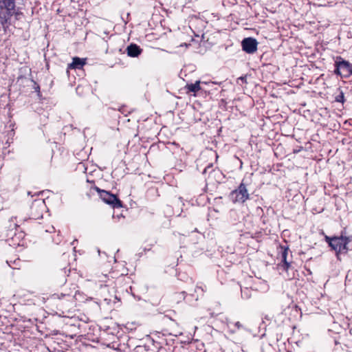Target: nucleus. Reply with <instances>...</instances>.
I'll return each instance as SVG.
<instances>
[{
  "label": "nucleus",
  "instance_id": "nucleus-31",
  "mask_svg": "<svg viewBox=\"0 0 352 352\" xmlns=\"http://www.w3.org/2000/svg\"><path fill=\"white\" fill-rule=\"evenodd\" d=\"M179 276H185V274H179Z\"/></svg>",
  "mask_w": 352,
  "mask_h": 352
},
{
  "label": "nucleus",
  "instance_id": "nucleus-13",
  "mask_svg": "<svg viewBox=\"0 0 352 352\" xmlns=\"http://www.w3.org/2000/svg\"><path fill=\"white\" fill-rule=\"evenodd\" d=\"M87 63L86 58H81L75 56L72 58V62L67 65V69H80Z\"/></svg>",
  "mask_w": 352,
  "mask_h": 352
},
{
  "label": "nucleus",
  "instance_id": "nucleus-17",
  "mask_svg": "<svg viewBox=\"0 0 352 352\" xmlns=\"http://www.w3.org/2000/svg\"><path fill=\"white\" fill-rule=\"evenodd\" d=\"M241 296L244 299H248L252 296V287H241Z\"/></svg>",
  "mask_w": 352,
  "mask_h": 352
},
{
  "label": "nucleus",
  "instance_id": "nucleus-12",
  "mask_svg": "<svg viewBox=\"0 0 352 352\" xmlns=\"http://www.w3.org/2000/svg\"><path fill=\"white\" fill-rule=\"evenodd\" d=\"M280 254H281V267L284 270L287 271L291 267L292 263L287 261V256L288 254L289 248L288 246L280 245Z\"/></svg>",
  "mask_w": 352,
  "mask_h": 352
},
{
  "label": "nucleus",
  "instance_id": "nucleus-5",
  "mask_svg": "<svg viewBox=\"0 0 352 352\" xmlns=\"http://www.w3.org/2000/svg\"><path fill=\"white\" fill-rule=\"evenodd\" d=\"M98 193L100 198L107 204L111 206L113 208H120L123 207L122 201L118 197L117 195L111 193L109 191L102 190L98 186L94 188Z\"/></svg>",
  "mask_w": 352,
  "mask_h": 352
},
{
  "label": "nucleus",
  "instance_id": "nucleus-18",
  "mask_svg": "<svg viewBox=\"0 0 352 352\" xmlns=\"http://www.w3.org/2000/svg\"><path fill=\"white\" fill-rule=\"evenodd\" d=\"M63 236L60 234V230H58V233L56 234V236H54L52 237V241L54 243L56 244H60L61 243V241H63Z\"/></svg>",
  "mask_w": 352,
  "mask_h": 352
},
{
  "label": "nucleus",
  "instance_id": "nucleus-34",
  "mask_svg": "<svg viewBox=\"0 0 352 352\" xmlns=\"http://www.w3.org/2000/svg\"><path fill=\"white\" fill-rule=\"evenodd\" d=\"M137 299H138V300H140V299H141V298H140V296H138V297H137Z\"/></svg>",
  "mask_w": 352,
  "mask_h": 352
},
{
  "label": "nucleus",
  "instance_id": "nucleus-32",
  "mask_svg": "<svg viewBox=\"0 0 352 352\" xmlns=\"http://www.w3.org/2000/svg\"><path fill=\"white\" fill-rule=\"evenodd\" d=\"M298 152H299V151L294 150V153H298Z\"/></svg>",
  "mask_w": 352,
  "mask_h": 352
},
{
  "label": "nucleus",
  "instance_id": "nucleus-23",
  "mask_svg": "<svg viewBox=\"0 0 352 352\" xmlns=\"http://www.w3.org/2000/svg\"><path fill=\"white\" fill-rule=\"evenodd\" d=\"M108 277L105 274H102L101 276V279L100 280V282L106 283L107 281Z\"/></svg>",
  "mask_w": 352,
  "mask_h": 352
},
{
  "label": "nucleus",
  "instance_id": "nucleus-15",
  "mask_svg": "<svg viewBox=\"0 0 352 352\" xmlns=\"http://www.w3.org/2000/svg\"><path fill=\"white\" fill-rule=\"evenodd\" d=\"M337 91L338 94L335 96L334 101L336 102H340L342 104H344L346 100L343 91L341 89L340 87L338 88Z\"/></svg>",
  "mask_w": 352,
  "mask_h": 352
},
{
  "label": "nucleus",
  "instance_id": "nucleus-6",
  "mask_svg": "<svg viewBox=\"0 0 352 352\" xmlns=\"http://www.w3.org/2000/svg\"><path fill=\"white\" fill-rule=\"evenodd\" d=\"M324 241L328 244V246L330 248L331 250L334 251L336 253V258L339 261H341L340 258V247L342 243V240H341L337 236H327L324 235Z\"/></svg>",
  "mask_w": 352,
  "mask_h": 352
},
{
  "label": "nucleus",
  "instance_id": "nucleus-7",
  "mask_svg": "<svg viewBox=\"0 0 352 352\" xmlns=\"http://www.w3.org/2000/svg\"><path fill=\"white\" fill-rule=\"evenodd\" d=\"M258 43L253 37L244 38L241 41L243 51L249 54H252L257 51Z\"/></svg>",
  "mask_w": 352,
  "mask_h": 352
},
{
  "label": "nucleus",
  "instance_id": "nucleus-14",
  "mask_svg": "<svg viewBox=\"0 0 352 352\" xmlns=\"http://www.w3.org/2000/svg\"><path fill=\"white\" fill-rule=\"evenodd\" d=\"M134 283L132 278L129 276H123L116 280V284L119 285H126L131 286Z\"/></svg>",
  "mask_w": 352,
  "mask_h": 352
},
{
  "label": "nucleus",
  "instance_id": "nucleus-10",
  "mask_svg": "<svg viewBox=\"0 0 352 352\" xmlns=\"http://www.w3.org/2000/svg\"><path fill=\"white\" fill-rule=\"evenodd\" d=\"M212 164L208 165L204 170L203 174H206L210 168L211 171L209 172V177H214L217 183H221L225 178V175L219 169H213Z\"/></svg>",
  "mask_w": 352,
  "mask_h": 352
},
{
  "label": "nucleus",
  "instance_id": "nucleus-1",
  "mask_svg": "<svg viewBox=\"0 0 352 352\" xmlns=\"http://www.w3.org/2000/svg\"><path fill=\"white\" fill-rule=\"evenodd\" d=\"M18 0H0V24L6 32L12 25V19L14 16L16 20L20 19L23 12L16 7Z\"/></svg>",
  "mask_w": 352,
  "mask_h": 352
},
{
  "label": "nucleus",
  "instance_id": "nucleus-16",
  "mask_svg": "<svg viewBox=\"0 0 352 352\" xmlns=\"http://www.w3.org/2000/svg\"><path fill=\"white\" fill-rule=\"evenodd\" d=\"M31 82H33L32 88L34 89V91L36 93L37 97L40 100H42L43 96L41 92V87L40 85L32 78H31Z\"/></svg>",
  "mask_w": 352,
  "mask_h": 352
},
{
  "label": "nucleus",
  "instance_id": "nucleus-25",
  "mask_svg": "<svg viewBox=\"0 0 352 352\" xmlns=\"http://www.w3.org/2000/svg\"><path fill=\"white\" fill-rule=\"evenodd\" d=\"M234 326L239 329L242 328V324L239 322H235Z\"/></svg>",
  "mask_w": 352,
  "mask_h": 352
},
{
  "label": "nucleus",
  "instance_id": "nucleus-9",
  "mask_svg": "<svg viewBox=\"0 0 352 352\" xmlns=\"http://www.w3.org/2000/svg\"><path fill=\"white\" fill-rule=\"evenodd\" d=\"M45 201L44 199H35L32 204L31 210H32V217L30 219H33L34 220L38 219L43 217V210L45 208Z\"/></svg>",
  "mask_w": 352,
  "mask_h": 352
},
{
  "label": "nucleus",
  "instance_id": "nucleus-30",
  "mask_svg": "<svg viewBox=\"0 0 352 352\" xmlns=\"http://www.w3.org/2000/svg\"><path fill=\"white\" fill-rule=\"evenodd\" d=\"M100 286H104V287H107V286H108V285H107V284H104V285H103V284H100Z\"/></svg>",
  "mask_w": 352,
  "mask_h": 352
},
{
  "label": "nucleus",
  "instance_id": "nucleus-3",
  "mask_svg": "<svg viewBox=\"0 0 352 352\" xmlns=\"http://www.w3.org/2000/svg\"><path fill=\"white\" fill-rule=\"evenodd\" d=\"M334 63L333 74L341 78H349L352 76V63L341 56L333 58Z\"/></svg>",
  "mask_w": 352,
  "mask_h": 352
},
{
  "label": "nucleus",
  "instance_id": "nucleus-8",
  "mask_svg": "<svg viewBox=\"0 0 352 352\" xmlns=\"http://www.w3.org/2000/svg\"><path fill=\"white\" fill-rule=\"evenodd\" d=\"M220 85L221 82L217 83L214 81H200L197 80L195 83H190V84H186V85L184 87V89L186 90V94H190L193 93V96H195V94L198 92L199 90L203 89V87L201 86V85Z\"/></svg>",
  "mask_w": 352,
  "mask_h": 352
},
{
  "label": "nucleus",
  "instance_id": "nucleus-20",
  "mask_svg": "<svg viewBox=\"0 0 352 352\" xmlns=\"http://www.w3.org/2000/svg\"><path fill=\"white\" fill-rule=\"evenodd\" d=\"M119 111L121 112V113L124 114L125 116H126L128 114L131 113V110L129 109V107L126 105H122L119 109Z\"/></svg>",
  "mask_w": 352,
  "mask_h": 352
},
{
  "label": "nucleus",
  "instance_id": "nucleus-2",
  "mask_svg": "<svg viewBox=\"0 0 352 352\" xmlns=\"http://www.w3.org/2000/svg\"><path fill=\"white\" fill-rule=\"evenodd\" d=\"M70 256V253L64 252L60 257L57 265L60 270V274L65 278L64 284L68 283L72 285L74 283L72 280L79 278V275L76 269L72 268L71 263L69 261Z\"/></svg>",
  "mask_w": 352,
  "mask_h": 352
},
{
  "label": "nucleus",
  "instance_id": "nucleus-4",
  "mask_svg": "<svg viewBox=\"0 0 352 352\" xmlns=\"http://www.w3.org/2000/svg\"><path fill=\"white\" fill-rule=\"evenodd\" d=\"M248 185L245 179H243L239 186L230 192L229 197L234 204H244L250 199V195L247 188Z\"/></svg>",
  "mask_w": 352,
  "mask_h": 352
},
{
  "label": "nucleus",
  "instance_id": "nucleus-22",
  "mask_svg": "<svg viewBox=\"0 0 352 352\" xmlns=\"http://www.w3.org/2000/svg\"><path fill=\"white\" fill-rule=\"evenodd\" d=\"M342 241L349 245V243L352 242V235H346L344 237Z\"/></svg>",
  "mask_w": 352,
  "mask_h": 352
},
{
  "label": "nucleus",
  "instance_id": "nucleus-33",
  "mask_svg": "<svg viewBox=\"0 0 352 352\" xmlns=\"http://www.w3.org/2000/svg\"><path fill=\"white\" fill-rule=\"evenodd\" d=\"M240 162H241V166H240V168H241V167H242L243 162H242L241 161H240Z\"/></svg>",
  "mask_w": 352,
  "mask_h": 352
},
{
  "label": "nucleus",
  "instance_id": "nucleus-21",
  "mask_svg": "<svg viewBox=\"0 0 352 352\" xmlns=\"http://www.w3.org/2000/svg\"><path fill=\"white\" fill-rule=\"evenodd\" d=\"M346 235H348L346 232V228H344L340 232V235L337 236V237H339L341 240H342L344 236H346Z\"/></svg>",
  "mask_w": 352,
  "mask_h": 352
},
{
  "label": "nucleus",
  "instance_id": "nucleus-24",
  "mask_svg": "<svg viewBox=\"0 0 352 352\" xmlns=\"http://www.w3.org/2000/svg\"><path fill=\"white\" fill-rule=\"evenodd\" d=\"M256 211L258 214H263V210L261 207H257Z\"/></svg>",
  "mask_w": 352,
  "mask_h": 352
},
{
  "label": "nucleus",
  "instance_id": "nucleus-11",
  "mask_svg": "<svg viewBox=\"0 0 352 352\" xmlns=\"http://www.w3.org/2000/svg\"><path fill=\"white\" fill-rule=\"evenodd\" d=\"M126 52L128 56L136 58L142 53L143 50L138 45L131 43L126 47Z\"/></svg>",
  "mask_w": 352,
  "mask_h": 352
},
{
  "label": "nucleus",
  "instance_id": "nucleus-28",
  "mask_svg": "<svg viewBox=\"0 0 352 352\" xmlns=\"http://www.w3.org/2000/svg\"><path fill=\"white\" fill-rule=\"evenodd\" d=\"M320 234L321 235L324 236V235H326V234H325V233H324V230H322L320 231Z\"/></svg>",
  "mask_w": 352,
  "mask_h": 352
},
{
  "label": "nucleus",
  "instance_id": "nucleus-27",
  "mask_svg": "<svg viewBox=\"0 0 352 352\" xmlns=\"http://www.w3.org/2000/svg\"><path fill=\"white\" fill-rule=\"evenodd\" d=\"M132 287H130L129 289V291L131 293V294L135 298V294H134V292L133 291L132 289Z\"/></svg>",
  "mask_w": 352,
  "mask_h": 352
},
{
  "label": "nucleus",
  "instance_id": "nucleus-29",
  "mask_svg": "<svg viewBox=\"0 0 352 352\" xmlns=\"http://www.w3.org/2000/svg\"><path fill=\"white\" fill-rule=\"evenodd\" d=\"M25 78V77H24L23 76H19L18 77V80H19V79H21V78Z\"/></svg>",
  "mask_w": 352,
  "mask_h": 352
},
{
  "label": "nucleus",
  "instance_id": "nucleus-19",
  "mask_svg": "<svg viewBox=\"0 0 352 352\" xmlns=\"http://www.w3.org/2000/svg\"><path fill=\"white\" fill-rule=\"evenodd\" d=\"M340 256L342 254H347L349 251L350 250L349 248V245L346 244V243L343 242L341 244V247H340Z\"/></svg>",
  "mask_w": 352,
  "mask_h": 352
},
{
  "label": "nucleus",
  "instance_id": "nucleus-26",
  "mask_svg": "<svg viewBox=\"0 0 352 352\" xmlns=\"http://www.w3.org/2000/svg\"><path fill=\"white\" fill-rule=\"evenodd\" d=\"M238 80H241L242 82H246V76H241L238 78Z\"/></svg>",
  "mask_w": 352,
  "mask_h": 352
}]
</instances>
